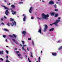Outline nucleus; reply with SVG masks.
Returning a JSON list of instances; mask_svg holds the SVG:
<instances>
[{
  "mask_svg": "<svg viewBox=\"0 0 62 62\" xmlns=\"http://www.w3.org/2000/svg\"><path fill=\"white\" fill-rule=\"evenodd\" d=\"M58 15L57 14H55L54 16V17H57L58 16Z\"/></svg>",
  "mask_w": 62,
  "mask_h": 62,
  "instance_id": "obj_15",
  "label": "nucleus"
},
{
  "mask_svg": "<svg viewBox=\"0 0 62 62\" xmlns=\"http://www.w3.org/2000/svg\"><path fill=\"white\" fill-rule=\"evenodd\" d=\"M3 38H5V37H6V36L5 35H3Z\"/></svg>",
  "mask_w": 62,
  "mask_h": 62,
  "instance_id": "obj_25",
  "label": "nucleus"
},
{
  "mask_svg": "<svg viewBox=\"0 0 62 62\" xmlns=\"http://www.w3.org/2000/svg\"><path fill=\"white\" fill-rule=\"evenodd\" d=\"M6 58L7 59H8V55H7L6 56Z\"/></svg>",
  "mask_w": 62,
  "mask_h": 62,
  "instance_id": "obj_45",
  "label": "nucleus"
},
{
  "mask_svg": "<svg viewBox=\"0 0 62 62\" xmlns=\"http://www.w3.org/2000/svg\"><path fill=\"white\" fill-rule=\"evenodd\" d=\"M44 26H45V27L44 28V32H46L47 31V30L48 26L46 24L44 25Z\"/></svg>",
  "mask_w": 62,
  "mask_h": 62,
  "instance_id": "obj_2",
  "label": "nucleus"
},
{
  "mask_svg": "<svg viewBox=\"0 0 62 62\" xmlns=\"http://www.w3.org/2000/svg\"><path fill=\"white\" fill-rule=\"evenodd\" d=\"M41 53H42V51H41Z\"/></svg>",
  "mask_w": 62,
  "mask_h": 62,
  "instance_id": "obj_59",
  "label": "nucleus"
},
{
  "mask_svg": "<svg viewBox=\"0 0 62 62\" xmlns=\"http://www.w3.org/2000/svg\"><path fill=\"white\" fill-rule=\"evenodd\" d=\"M10 21L11 22L13 21H14V19L12 18H10Z\"/></svg>",
  "mask_w": 62,
  "mask_h": 62,
  "instance_id": "obj_20",
  "label": "nucleus"
},
{
  "mask_svg": "<svg viewBox=\"0 0 62 62\" xmlns=\"http://www.w3.org/2000/svg\"><path fill=\"white\" fill-rule=\"evenodd\" d=\"M26 45H24L23 46V47H25V46H26Z\"/></svg>",
  "mask_w": 62,
  "mask_h": 62,
  "instance_id": "obj_55",
  "label": "nucleus"
},
{
  "mask_svg": "<svg viewBox=\"0 0 62 62\" xmlns=\"http://www.w3.org/2000/svg\"><path fill=\"white\" fill-rule=\"evenodd\" d=\"M22 48L23 50H24V47H22Z\"/></svg>",
  "mask_w": 62,
  "mask_h": 62,
  "instance_id": "obj_53",
  "label": "nucleus"
},
{
  "mask_svg": "<svg viewBox=\"0 0 62 62\" xmlns=\"http://www.w3.org/2000/svg\"><path fill=\"white\" fill-rule=\"evenodd\" d=\"M32 45L33 46H34V41H32Z\"/></svg>",
  "mask_w": 62,
  "mask_h": 62,
  "instance_id": "obj_31",
  "label": "nucleus"
},
{
  "mask_svg": "<svg viewBox=\"0 0 62 62\" xmlns=\"http://www.w3.org/2000/svg\"><path fill=\"white\" fill-rule=\"evenodd\" d=\"M32 9H33V7H31L30 8L29 10V12L30 13H31V11H32Z\"/></svg>",
  "mask_w": 62,
  "mask_h": 62,
  "instance_id": "obj_5",
  "label": "nucleus"
},
{
  "mask_svg": "<svg viewBox=\"0 0 62 62\" xmlns=\"http://www.w3.org/2000/svg\"><path fill=\"white\" fill-rule=\"evenodd\" d=\"M24 14H23V16H24Z\"/></svg>",
  "mask_w": 62,
  "mask_h": 62,
  "instance_id": "obj_60",
  "label": "nucleus"
},
{
  "mask_svg": "<svg viewBox=\"0 0 62 62\" xmlns=\"http://www.w3.org/2000/svg\"><path fill=\"white\" fill-rule=\"evenodd\" d=\"M58 10V9H55V11H57Z\"/></svg>",
  "mask_w": 62,
  "mask_h": 62,
  "instance_id": "obj_33",
  "label": "nucleus"
},
{
  "mask_svg": "<svg viewBox=\"0 0 62 62\" xmlns=\"http://www.w3.org/2000/svg\"><path fill=\"white\" fill-rule=\"evenodd\" d=\"M15 43H16V44H18V42L17 41L15 42Z\"/></svg>",
  "mask_w": 62,
  "mask_h": 62,
  "instance_id": "obj_36",
  "label": "nucleus"
},
{
  "mask_svg": "<svg viewBox=\"0 0 62 62\" xmlns=\"http://www.w3.org/2000/svg\"><path fill=\"white\" fill-rule=\"evenodd\" d=\"M12 40L14 42H16V41H15V39H12Z\"/></svg>",
  "mask_w": 62,
  "mask_h": 62,
  "instance_id": "obj_28",
  "label": "nucleus"
},
{
  "mask_svg": "<svg viewBox=\"0 0 62 62\" xmlns=\"http://www.w3.org/2000/svg\"><path fill=\"white\" fill-rule=\"evenodd\" d=\"M37 19H39V20H40V19H41V18H39V17H37Z\"/></svg>",
  "mask_w": 62,
  "mask_h": 62,
  "instance_id": "obj_43",
  "label": "nucleus"
},
{
  "mask_svg": "<svg viewBox=\"0 0 62 62\" xmlns=\"http://www.w3.org/2000/svg\"><path fill=\"white\" fill-rule=\"evenodd\" d=\"M13 36L14 37V38H16V35H15L14 34H13Z\"/></svg>",
  "mask_w": 62,
  "mask_h": 62,
  "instance_id": "obj_23",
  "label": "nucleus"
},
{
  "mask_svg": "<svg viewBox=\"0 0 62 62\" xmlns=\"http://www.w3.org/2000/svg\"><path fill=\"white\" fill-rule=\"evenodd\" d=\"M31 19H34V17H33L32 16L31 17Z\"/></svg>",
  "mask_w": 62,
  "mask_h": 62,
  "instance_id": "obj_49",
  "label": "nucleus"
},
{
  "mask_svg": "<svg viewBox=\"0 0 62 62\" xmlns=\"http://www.w3.org/2000/svg\"><path fill=\"white\" fill-rule=\"evenodd\" d=\"M21 41L22 42V43L23 45H24V41L22 40Z\"/></svg>",
  "mask_w": 62,
  "mask_h": 62,
  "instance_id": "obj_19",
  "label": "nucleus"
},
{
  "mask_svg": "<svg viewBox=\"0 0 62 62\" xmlns=\"http://www.w3.org/2000/svg\"><path fill=\"white\" fill-rule=\"evenodd\" d=\"M1 21H3V18H1Z\"/></svg>",
  "mask_w": 62,
  "mask_h": 62,
  "instance_id": "obj_42",
  "label": "nucleus"
},
{
  "mask_svg": "<svg viewBox=\"0 0 62 62\" xmlns=\"http://www.w3.org/2000/svg\"><path fill=\"white\" fill-rule=\"evenodd\" d=\"M54 24H55V23H52V24H50V25H51V26L53 25Z\"/></svg>",
  "mask_w": 62,
  "mask_h": 62,
  "instance_id": "obj_26",
  "label": "nucleus"
},
{
  "mask_svg": "<svg viewBox=\"0 0 62 62\" xmlns=\"http://www.w3.org/2000/svg\"><path fill=\"white\" fill-rule=\"evenodd\" d=\"M5 12L6 15H8L9 13V12H8V10H6V11Z\"/></svg>",
  "mask_w": 62,
  "mask_h": 62,
  "instance_id": "obj_8",
  "label": "nucleus"
},
{
  "mask_svg": "<svg viewBox=\"0 0 62 62\" xmlns=\"http://www.w3.org/2000/svg\"><path fill=\"white\" fill-rule=\"evenodd\" d=\"M6 46V47H8V46Z\"/></svg>",
  "mask_w": 62,
  "mask_h": 62,
  "instance_id": "obj_63",
  "label": "nucleus"
},
{
  "mask_svg": "<svg viewBox=\"0 0 62 62\" xmlns=\"http://www.w3.org/2000/svg\"><path fill=\"white\" fill-rule=\"evenodd\" d=\"M49 3L50 5H53L54 4V2L52 0H51Z\"/></svg>",
  "mask_w": 62,
  "mask_h": 62,
  "instance_id": "obj_6",
  "label": "nucleus"
},
{
  "mask_svg": "<svg viewBox=\"0 0 62 62\" xmlns=\"http://www.w3.org/2000/svg\"><path fill=\"white\" fill-rule=\"evenodd\" d=\"M1 24H3V25H5V24H4V23L3 22Z\"/></svg>",
  "mask_w": 62,
  "mask_h": 62,
  "instance_id": "obj_41",
  "label": "nucleus"
},
{
  "mask_svg": "<svg viewBox=\"0 0 62 62\" xmlns=\"http://www.w3.org/2000/svg\"><path fill=\"white\" fill-rule=\"evenodd\" d=\"M10 37H11V38H13V36H11V35H10Z\"/></svg>",
  "mask_w": 62,
  "mask_h": 62,
  "instance_id": "obj_44",
  "label": "nucleus"
},
{
  "mask_svg": "<svg viewBox=\"0 0 62 62\" xmlns=\"http://www.w3.org/2000/svg\"><path fill=\"white\" fill-rule=\"evenodd\" d=\"M39 60H40V57H39Z\"/></svg>",
  "mask_w": 62,
  "mask_h": 62,
  "instance_id": "obj_48",
  "label": "nucleus"
},
{
  "mask_svg": "<svg viewBox=\"0 0 62 62\" xmlns=\"http://www.w3.org/2000/svg\"><path fill=\"white\" fill-rule=\"evenodd\" d=\"M62 49V46H61L59 48H58V50L60 51V50H61Z\"/></svg>",
  "mask_w": 62,
  "mask_h": 62,
  "instance_id": "obj_16",
  "label": "nucleus"
},
{
  "mask_svg": "<svg viewBox=\"0 0 62 62\" xmlns=\"http://www.w3.org/2000/svg\"><path fill=\"white\" fill-rule=\"evenodd\" d=\"M6 52L7 53V54H8V50H6Z\"/></svg>",
  "mask_w": 62,
  "mask_h": 62,
  "instance_id": "obj_34",
  "label": "nucleus"
},
{
  "mask_svg": "<svg viewBox=\"0 0 62 62\" xmlns=\"http://www.w3.org/2000/svg\"><path fill=\"white\" fill-rule=\"evenodd\" d=\"M20 46H23V45H22L21 44H20Z\"/></svg>",
  "mask_w": 62,
  "mask_h": 62,
  "instance_id": "obj_56",
  "label": "nucleus"
},
{
  "mask_svg": "<svg viewBox=\"0 0 62 62\" xmlns=\"http://www.w3.org/2000/svg\"><path fill=\"white\" fill-rule=\"evenodd\" d=\"M16 54H18V53H19V51H16Z\"/></svg>",
  "mask_w": 62,
  "mask_h": 62,
  "instance_id": "obj_32",
  "label": "nucleus"
},
{
  "mask_svg": "<svg viewBox=\"0 0 62 62\" xmlns=\"http://www.w3.org/2000/svg\"><path fill=\"white\" fill-rule=\"evenodd\" d=\"M9 24H10V23L9 22H8L7 23V25H8V26H10V25H9Z\"/></svg>",
  "mask_w": 62,
  "mask_h": 62,
  "instance_id": "obj_24",
  "label": "nucleus"
},
{
  "mask_svg": "<svg viewBox=\"0 0 62 62\" xmlns=\"http://www.w3.org/2000/svg\"><path fill=\"white\" fill-rule=\"evenodd\" d=\"M24 50L25 52H26V50H25V49H24Z\"/></svg>",
  "mask_w": 62,
  "mask_h": 62,
  "instance_id": "obj_58",
  "label": "nucleus"
},
{
  "mask_svg": "<svg viewBox=\"0 0 62 62\" xmlns=\"http://www.w3.org/2000/svg\"><path fill=\"white\" fill-rule=\"evenodd\" d=\"M6 62H10V61H8V60H6Z\"/></svg>",
  "mask_w": 62,
  "mask_h": 62,
  "instance_id": "obj_37",
  "label": "nucleus"
},
{
  "mask_svg": "<svg viewBox=\"0 0 62 62\" xmlns=\"http://www.w3.org/2000/svg\"><path fill=\"white\" fill-rule=\"evenodd\" d=\"M61 19V17H59L58 18V20H60Z\"/></svg>",
  "mask_w": 62,
  "mask_h": 62,
  "instance_id": "obj_40",
  "label": "nucleus"
},
{
  "mask_svg": "<svg viewBox=\"0 0 62 62\" xmlns=\"http://www.w3.org/2000/svg\"><path fill=\"white\" fill-rule=\"evenodd\" d=\"M4 1L6 2H7V0H4Z\"/></svg>",
  "mask_w": 62,
  "mask_h": 62,
  "instance_id": "obj_47",
  "label": "nucleus"
},
{
  "mask_svg": "<svg viewBox=\"0 0 62 62\" xmlns=\"http://www.w3.org/2000/svg\"><path fill=\"white\" fill-rule=\"evenodd\" d=\"M4 30H5V31H8V30H7L6 29H4Z\"/></svg>",
  "mask_w": 62,
  "mask_h": 62,
  "instance_id": "obj_22",
  "label": "nucleus"
},
{
  "mask_svg": "<svg viewBox=\"0 0 62 62\" xmlns=\"http://www.w3.org/2000/svg\"><path fill=\"white\" fill-rule=\"evenodd\" d=\"M17 50V48H15V50Z\"/></svg>",
  "mask_w": 62,
  "mask_h": 62,
  "instance_id": "obj_51",
  "label": "nucleus"
},
{
  "mask_svg": "<svg viewBox=\"0 0 62 62\" xmlns=\"http://www.w3.org/2000/svg\"><path fill=\"white\" fill-rule=\"evenodd\" d=\"M4 8L5 9H7V8L6 6H4Z\"/></svg>",
  "mask_w": 62,
  "mask_h": 62,
  "instance_id": "obj_29",
  "label": "nucleus"
},
{
  "mask_svg": "<svg viewBox=\"0 0 62 62\" xmlns=\"http://www.w3.org/2000/svg\"><path fill=\"white\" fill-rule=\"evenodd\" d=\"M28 40H31V38H28Z\"/></svg>",
  "mask_w": 62,
  "mask_h": 62,
  "instance_id": "obj_30",
  "label": "nucleus"
},
{
  "mask_svg": "<svg viewBox=\"0 0 62 62\" xmlns=\"http://www.w3.org/2000/svg\"><path fill=\"white\" fill-rule=\"evenodd\" d=\"M8 5H10V3H9V4L8 3H7V4Z\"/></svg>",
  "mask_w": 62,
  "mask_h": 62,
  "instance_id": "obj_50",
  "label": "nucleus"
},
{
  "mask_svg": "<svg viewBox=\"0 0 62 62\" xmlns=\"http://www.w3.org/2000/svg\"><path fill=\"white\" fill-rule=\"evenodd\" d=\"M27 51H29V50L28 49V47H27Z\"/></svg>",
  "mask_w": 62,
  "mask_h": 62,
  "instance_id": "obj_54",
  "label": "nucleus"
},
{
  "mask_svg": "<svg viewBox=\"0 0 62 62\" xmlns=\"http://www.w3.org/2000/svg\"><path fill=\"white\" fill-rule=\"evenodd\" d=\"M4 17L5 19H7V17H6V16H4Z\"/></svg>",
  "mask_w": 62,
  "mask_h": 62,
  "instance_id": "obj_52",
  "label": "nucleus"
},
{
  "mask_svg": "<svg viewBox=\"0 0 62 62\" xmlns=\"http://www.w3.org/2000/svg\"><path fill=\"white\" fill-rule=\"evenodd\" d=\"M28 59L29 60V58H28Z\"/></svg>",
  "mask_w": 62,
  "mask_h": 62,
  "instance_id": "obj_61",
  "label": "nucleus"
},
{
  "mask_svg": "<svg viewBox=\"0 0 62 62\" xmlns=\"http://www.w3.org/2000/svg\"><path fill=\"white\" fill-rule=\"evenodd\" d=\"M3 51H0V54H3Z\"/></svg>",
  "mask_w": 62,
  "mask_h": 62,
  "instance_id": "obj_17",
  "label": "nucleus"
},
{
  "mask_svg": "<svg viewBox=\"0 0 62 62\" xmlns=\"http://www.w3.org/2000/svg\"><path fill=\"white\" fill-rule=\"evenodd\" d=\"M42 16L43 19H45V20L48 19V17H49V16L48 14L45 15L44 13H43L42 14Z\"/></svg>",
  "mask_w": 62,
  "mask_h": 62,
  "instance_id": "obj_1",
  "label": "nucleus"
},
{
  "mask_svg": "<svg viewBox=\"0 0 62 62\" xmlns=\"http://www.w3.org/2000/svg\"><path fill=\"white\" fill-rule=\"evenodd\" d=\"M42 2H44V0H42Z\"/></svg>",
  "mask_w": 62,
  "mask_h": 62,
  "instance_id": "obj_57",
  "label": "nucleus"
},
{
  "mask_svg": "<svg viewBox=\"0 0 62 62\" xmlns=\"http://www.w3.org/2000/svg\"><path fill=\"white\" fill-rule=\"evenodd\" d=\"M12 12H14V13H12V14H13V15H14V14H15L16 13V12H14L13 10L12 11Z\"/></svg>",
  "mask_w": 62,
  "mask_h": 62,
  "instance_id": "obj_18",
  "label": "nucleus"
},
{
  "mask_svg": "<svg viewBox=\"0 0 62 62\" xmlns=\"http://www.w3.org/2000/svg\"><path fill=\"white\" fill-rule=\"evenodd\" d=\"M59 42H60V41L59 40L57 42V43H59Z\"/></svg>",
  "mask_w": 62,
  "mask_h": 62,
  "instance_id": "obj_46",
  "label": "nucleus"
},
{
  "mask_svg": "<svg viewBox=\"0 0 62 62\" xmlns=\"http://www.w3.org/2000/svg\"><path fill=\"white\" fill-rule=\"evenodd\" d=\"M0 59L1 61H3V59L2 58H0Z\"/></svg>",
  "mask_w": 62,
  "mask_h": 62,
  "instance_id": "obj_39",
  "label": "nucleus"
},
{
  "mask_svg": "<svg viewBox=\"0 0 62 62\" xmlns=\"http://www.w3.org/2000/svg\"><path fill=\"white\" fill-rule=\"evenodd\" d=\"M54 30V28H52L50 29L49 30V31H53Z\"/></svg>",
  "mask_w": 62,
  "mask_h": 62,
  "instance_id": "obj_11",
  "label": "nucleus"
},
{
  "mask_svg": "<svg viewBox=\"0 0 62 62\" xmlns=\"http://www.w3.org/2000/svg\"><path fill=\"white\" fill-rule=\"evenodd\" d=\"M17 55L18 56H21V54H17Z\"/></svg>",
  "mask_w": 62,
  "mask_h": 62,
  "instance_id": "obj_38",
  "label": "nucleus"
},
{
  "mask_svg": "<svg viewBox=\"0 0 62 62\" xmlns=\"http://www.w3.org/2000/svg\"><path fill=\"white\" fill-rule=\"evenodd\" d=\"M11 7H12V8H15V6L13 5H12L11 6Z\"/></svg>",
  "mask_w": 62,
  "mask_h": 62,
  "instance_id": "obj_13",
  "label": "nucleus"
},
{
  "mask_svg": "<svg viewBox=\"0 0 62 62\" xmlns=\"http://www.w3.org/2000/svg\"><path fill=\"white\" fill-rule=\"evenodd\" d=\"M54 14H55V13L54 12H53L51 13L50 14L51 16H54Z\"/></svg>",
  "mask_w": 62,
  "mask_h": 62,
  "instance_id": "obj_14",
  "label": "nucleus"
},
{
  "mask_svg": "<svg viewBox=\"0 0 62 62\" xmlns=\"http://www.w3.org/2000/svg\"><path fill=\"white\" fill-rule=\"evenodd\" d=\"M39 62H40V60H39Z\"/></svg>",
  "mask_w": 62,
  "mask_h": 62,
  "instance_id": "obj_64",
  "label": "nucleus"
},
{
  "mask_svg": "<svg viewBox=\"0 0 62 62\" xmlns=\"http://www.w3.org/2000/svg\"><path fill=\"white\" fill-rule=\"evenodd\" d=\"M30 54H31V55L30 56V57H33V55H32V53H31Z\"/></svg>",
  "mask_w": 62,
  "mask_h": 62,
  "instance_id": "obj_21",
  "label": "nucleus"
},
{
  "mask_svg": "<svg viewBox=\"0 0 62 62\" xmlns=\"http://www.w3.org/2000/svg\"><path fill=\"white\" fill-rule=\"evenodd\" d=\"M38 32L40 33V34L41 33V28H40V29H39V30L38 31Z\"/></svg>",
  "mask_w": 62,
  "mask_h": 62,
  "instance_id": "obj_10",
  "label": "nucleus"
},
{
  "mask_svg": "<svg viewBox=\"0 0 62 62\" xmlns=\"http://www.w3.org/2000/svg\"><path fill=\"white\" fill-rule=\"evenodd\" d=\"M19 4H23V2H19Z\"/></svg>",
  "mask_w": 62,
  "mask_h": 62,
  "instance_id": "obj_35",
  "label": "nucleus"
},
{
  "mask_svg": "<svg viewBox=\"0 0 62 62\" xmlns=\"http://www.w3.org/2000/svg\"><path fill=\"white\" fill-rule=\"evenodd\" d=\"M52 54L53 56H56L57 53L55 52H53L52 53Z\"/></svg>",
  "mask_w": 62,
  "mask_h": 62,
  "instance_id": "obj_7",
  "label": "nucleus"
},
{
  "mask_svg": "<svg viewBox=\"0 0 62 62\" xmlns=\"http://www.w3.org/2000/svg\"><path fill=\"white\" fill-rule=\"evenodd\" d=\"M23 34L24 35H25V34H26V31H24L22 32Z\"/></svg>",
  "mask_w": 62,
  "mask_h": 62,
  "instance_id": "obj_12",
  "label": "nucleus"
},
{
  "mask_svg": "<svg viewBox=\"0 0 62 62\" xmlns=\"http://www.w3.org/2000/svg\"><path fill=\"white\" fill-rule=\"evenodd\" d=\"M12 23H13V24H12V23H10V24L11 26H13L14 25L15 26H16V22H15V21H14V22H12Z\"/></svg>",
  "mask_w": 62,
  "mask_h": 62,
  "instance_id": "obj_3",
  "label": "nucleus"
},
{
  "mask_svg": "<svg viewBox=\"0 0 62 62\" xmlns=\"http://www.w3.org/2000/svg\"><path fill=\"white\" fill-rule=\"evenodd\" d=\"M26 16H25L23 18V22H25V20H26Z\"/></svg>",
  "mask_w": 62,
  "mask_h": 62,
  "instance_id": "obj_9",
  "label": "nucleus"
},
{
  "mask_svg": "<svg viewBox=\"0 0 62 62\" xmlns=\"http://www.w3.org/2000/svg\"><path fill=\"white\" fill-rule=\"evenodd\" d=\"M60 20H56L55 22H54L55 25L56 26H57V23L60 22Z\"/></svg>",
  "mask_w": 62,
  "mask_h": 62,
  "instance_id": "obj_4",
  "label": "nucleus"
},
{
  "mask_svg": "<svg viewBox=\"0 0 62 62\" xmlns=\"http://www.w3.org/2000/svg\"><path fill=\"white\" fill-rule=\"evenodd\" d=\"M54 6L55 7V8H56V4L54 5Z\"/></svg>",
  "mask_w": 62,
  "mask_h": 62,
  "instance_id": "obj_27",
  "label": "nucleus"
},
{
  "mask_svg": "<svg viewBox=\"0 0 62 62\" xmlns=\"http://www.w3.org/2000/svg\"><path fill=\"white\" fill-rule=\"evenodd\" d=\"M29 60V62H31V61L30 60Z\"/></svg>",
  "mask_w": 62,
  "mask_h": 62,
  "instance_id": "obj_62",
  "label": "nucleus"
}]
</instances>
